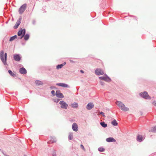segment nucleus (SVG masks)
Segmentation results:
<instances>
[{
    "label": "nucleus",
    "mask_w": 156,
    "mask_h": 156,
    "mask_svg": "<svg viewBox=\"0 0 156 156\" xmlns=\"http://www.w3.org/2000/svg\"><path fill=\"white\" fill-rule=\"evenodd\" d=\"M64 66V65L63 64H61L60 65H58L56 66V69H61Z\"/></svg>",
    "instance_id": "nucleus-27"
},
{
    "label": "nucleus",
    "mask_w": 156,
    "mask_h": 156,
    "mask_svg": "<svg viewBox=\"0 0 156 156\" xmlns=\"http://www.w3.org/2000/svg\"><path fill=\"white\" fill-rule=\"evenodd\" d=\"M140 96L142 98L146 99H151V97L148 95L147 92L144 91L143 93L140 94Z\"/></svg>",
    "instance_id": "nucleus-3"
},
{
    "label": "nucleus",
    "mask_w": 156,
    "mask_h": 156,
    "mask_svg": "<svg viewBox=\"0 0 156 156\" xmlns=\"http://www.w3.org/2000/svg\"><path fill=\"white\" fill-rule=\"evenodd\" d=\"M61 105V107L62 108L66 109H67L68 105L64 101H62L59 103Z\"/></svg>",
    "instance_id": "nucleus-7"
},
{
    "label": "nucleus",
    "mask_w": 156,
    "mask_h": 156,
    "mask_svg": "<svg viewBox=\"0 0 156 156\" xmlns=\"http://www.w3.org/2000/svg\"><path fill=\"white\" fill-rule=\"evenodd\" d=\"M35 83L37 85H41L43 84L42 82L40 80H36L35 81Z\"/></svg>",
    "instance_id": "nucleus-23"
},
{
    "label": "nucleus",
    "mask_w": 156,
    "mask_h": 156,
    "mask_svg": "<svg viewBox=\"0 0 156 156\" xmlns=\"http://www.w3.org/2000/svg\"><path fill=\"white\" fill-rule=\"evenodd\" d=\"M13 58L15 61H19L21 59V57L20 54H15L13 55Z\"/></svg>",
    "instance_id": "nucleus-9"
},
{
    "label": "nucleus",
    "mask_w": 156,
    "mask_h": 156,
    "mask_svg": "<svg viewBox=\"0 0 156 156\" xmlns=\"http://www.w3.org/2000/svg\"><path fill=\"white\" fill-rule=\"evenodd\" d=\"M26 33V30L25 29L23 30L22 28H21L19 30L17 33V34L18 36L22 35L20 39H22L23 37L24 36Z\"/></svg>",
    "instance_id": "nucleus-6"
},
{
    "label": "nucleus",
    "mask_w": 156,
    "mask_h": 156,
    "mask_svg": "<svg viewBox=\"0 0 156 156\" xmlns=\"http://www.w3.org/2000/svg\"><path fill=\"white\" fill-rule=\"evenodd\" d=\"M53 87H50V88H51V89H53Z\"/></svg>",
    "instance_id": "nucleus-38"
},
{
    "label": "nucleus",
    "mask_w": 156,
    "mask_h": 156,
    "mask_svg": "<svg viewBox=\"0 0 156 156\" xmlns=\"http://www.w3.org/2000/svg\"><path fill=\"white\" fill-rule=\"evenodd\" d=\"M100 83L101 85H103L104 84V83L102 81H100Z\"/></svg>",
    "instance_id": "nucleus-35"
},
{
    "label": "nucleus",
    "mask_w": 156,
    "mask_h": 156,
    "mask_svg": "<svg viewBox=\"0 0 156 156\" xmlns=\"http://www.w3.org/2000/svg\"><path fill=\"white\" fill-rule=\"evenodd\" d=\"M24 36V39L25 41L27 40L29 38V35L28 34L25 35Z\"/></svg>",
    "instance_id": "nucleus-25"
},
{
    "label": "nucleus",
    "mask_w": 156,
    "mask_h": 156,
    "mask_svg": "<svg viewBox=\"0 0 156 156\" xmlns=\"http://www.w3.org/2000/svg\"><path fill=\"white\" fill-rule=\"evenodd\" d=\"M56 85L62 87H64L69 88V86L68 84L62 83H57L56 84Z\"/></svg>",
    "instance_id": "nucleus-13"
},
{
    "label": "nucleus",
    "mask_w": 156,
    "mask_h": 156,
    "mask_svg": "<svg viewBox=\"0 0 156 156\" xmlns=\"http://www.w3.org/2000/svg\"><path fill=\"white\" fill-rule=\"evenodd\" d=\"M105 76L99 77V78L101 80H103L107 82L111 81V79L106 74H105Z\"/></svg>",
    "instance_id": "nucleus-5"
},
{
    "label": "nucleus",
    "mask_w": 156,
    "mask_h": 156,
    "mask_svg": "<svg viewBox=\"0 0 156 156\" xmlns=\"http://www.w3.org/2000/svg\"><path fill=\"white\" fill-rule=\"evenodd\" d=\"M143 138L142 135H138L137 138V140L138 141L141 142L143 140Z\"/></svg>",
    "instance_id": "nucleus-18"
},
{
    "label": "nucleus",
    "mask_w": 156,
    "mask_h": 156,
    "mask_svg": "<svg viewBox=\"0 0 156 156\" xmlns=\"http://www.w3.org/2000/svg\"><path fill=\"white\" fill-rule=\"evenodd\" d=\"M98 150L100 152H103L105 151V149L103 147H99L98 148Z\"/></svg>",
    "instance_id": "nucleus-29"
},
{
    "label": "nucleus",
    "mask_w": 156,
    "mask_h": 156,
    "mask_svg": "<svg viewBox=\"0 0 156 156\" xmlns=\"http://www.w3.org/2000/svg\"><path fill=\"white\" fill-rule=\"evenodd\" d=\"M73 138V134L72 133H69V136L68 139L69 140H72Z\"/></svg>",
    "instance_id": "nucleus-24"
},
{
    "label": "nucleus",
    "mask_w": 156,
    "mask_h": 156,
    "mask_svg": "<svg viewBox=\"0 0 156 156\" xmlns=\"http://www.w3.org/2000/svg\"><path fill=\"white\" fill-rule=\"evenodd\" d=\"M56 96L59 98H63L64 96L62 93H61V91L60 90H57L56 92Z\"/></svg>",
    "instance_id": "nucleus-11"
},
{
    "label": "nucleus",
    "mask_w": 156,
    "mask_h": 156,
    "mask_svg": "<svg viewBox=\"0 0 156 156\" xmlns=\"http://www.w3.org/2000/svg\"><path fill=\"white\" fill-rule=\"evenodd\" d=\"M4 51H2L0 53V57L2 62L5 65H6V64L7 60V54L6 53H5L4 54L5 59H4Z\"/></svg>",
    "instance_id": "nucleus-2"
},
{
    "label": "nucleus",
    "mask_w": 156,
    "mask_h": 156,
    "mask_svg": "<svg viewBox=\"0 0 156 156\" xmlns=\"http://www.w3.org/2000/svg\"><path fill=\"white\" fill-rule=\"evenodd\" d=\"M152 104L153 105H154V106H156V101H154L153 103Z\"/></svg>",
    "instance_id": "nucleus-32"
},
{
    "label": "nucleus",
    "mask_w": 156,
    "mask_h": 156,
    "mask_svg": "<svg viewBox=\"0 0 156 156\" xmlns=\"http://www.w3.org/2000/svg\"><path fill=\"white\" fill-rule=\"evenodd\" d=\"M116 104L123 111H127L129 110V108L126 107L121 101H117Z\"/></svg>",
    "instance_id": "nucleus-1"
},
{
    "label": "nucleus",
    "mask_w": 156,
    "mask_h": 156,
    "mask_svg": "<svg viewBox=\"0 0 156 156\" xmlns=\"http://www.w3.org/2000/svg\"><path fill=\"white\" fill-rule=\"evenodd\" d=\"M35 22L34 21H33V23L34 24V23H35Z\"/></svg>",
    "instance_id": "nucleus-39"
},
{
    "label": "nucleus",
    "mask_w": 156,
    "mask_h": 156,
    "mask_svg": "<svg viewBox=\"0 0 156 156\" xmlns=\"http://www.w3.org/2000/svg\"><path fill=\"white\" fill-rule=\"evenodd\" d=\"M72 128L73 130L75 132L78 131V128L77 124L76 123H73L72 126Z\"/></svg>",
    "instance_id": "nucleus-14"
},
{
    "label": "nucleus",
    "mask_w": 156,
    "mask_h": 156,
    "mask_svg": "<svg viewBox=\"0 0 156 156\" xmlns=\"http://www.w3.org/2000/svg\"><path fill=\"white\" fill-rule=\"evenodd\" d=\"M52 156H56V151L54 150L53 151V152L52 153Z\"/></svg>",
    "instance_id": "nucleus-31"
},
{
    "label": "nucleus",
    "mask_w": 156,
    "mask_h": 156,
    "mask_svg": "<svg viewBox=\"0 0 156 156\" xmlns=\"http://www.w3.org/2000/svg\"><path fill=\"white\" fill-rule=\"evenodd\" d=\"M111 124L114 126H117L118 125V123L115 119L111 122Z\"/></svg>",
    "instance_id": "nucleus-22"
},
{
    "label": "nucleus",
    "mask_w": 156,
    "mask_h": 156,
    "mask_svg": "<svg viewBox=\"0 0 156 156\" xmlns=\"http://www.w3.org/2000/svg\"><path fill=\"white\" fill-rule=\"evenodd\" d=\"M24 156H27V155H24Z\"/></svg>",
    "instance_id": "nucleus-40"
},
{
    "label": "nucleus",
    "mask_w": 156,
    "mask_h": 156,
    "mask_svg": "<svg viewBox=\"0 0 156 156\" xmlns=\"http://www.w3.org/2000/svg\"><path fill=\"white\" fill-rule=\"evenodd\" d=\"M100 124L101 126L104 128H106L107 126V124L105 123L104 122H101Z\"/></svg>",
    "instance_id": "nucleus-21"
},
{
    "label": "nucleus",
    "mask_w": 156,
    "mask_h": 156,
    "mask_svg": "<svg viewBox=\"0 0 156 156\" xmlns=\"http://www.w3.org/2000/svg\"><path fill=\"white\" fill-rule=\"evenodd\" d=\"M80 147L82 149H83V150H84L85 149V148L84 147V146H83V145L82 144H81L80 145Z\"/></svg>",
    "instance_id": "nucleus-33"
},
{
    "label": "nucleus",
    "mask_w": 156,
    "mask_h": 156,
    "mask_svg": "<svg viewBox=\"0 0 156 156\" xmlns=\"http://www.w3.org/2000/svg\"><path fill=\"white\" fill-rule=\"evenodd\" d=\"M102 115L103 117H105V113L103 112H101L99 113L98 115Z\"/></svg>",
    "instance_id": "nucleus-30"
},
{
    "label": "nucleus",
    "mask_w": 156,
    "mask_h": 156,
    "mask_svg": "<svg viewBox=\"0 0 156 156\" xmlns=\"http://www.w3.org/2000/svg\"><path fill=\"white\" fill-rule=\"evenodd\" d=\"M27 5V4H24L21 6L19 9V12L20 14H21L24 12L26 10Z\"/></svg>",
    "instance_id": "nucleus-4"
},
{
    "label": "nucleus",
    "mask_w": 156,
    "mask_h": 156,
    "mask_svg": "<svg viewBox=\"0 0 156 156\" xmlns=\"http://www.w3.org/2000/svg\"><path fill=\"white\" fill-rule=\"evenodd\" d=\"M73 108H76L78 107V105L77 103L74 102L70 105Z\"/></svg>",
    "instance_id": "nucleus-17"
},
{
    "label": "nucleus",
    "mask_w": 156,
    "mask_h": 156,
    "mask_svg": "<svg viewBox=\"0 0 156 156\" xmlns=\"http://www.w3.org/2000/svg\"><path fill=\"white\" fill-rule=\"evenodd\" d=\"M22 20V17L20 16L19 19L17 21L15 25L14 26V28L15 29H17L20 24Z\"/></svg>",
    "instance_id": "nucleus-10"
},
{
    "label": "nucleus",
    "mask_w": 156,
    "mask_h": 156,
    "mask_svg": "<svg viewBox=\"0 0 156 156\" xmlns=\"http://www.w3.org/2000/svg\"><path fill=\"white\" fill-rule=\"evenodd\" d=\"M80 72L81 73H84V72L83 70H80Z\"/></svg>",
    "instance_id": "nucleus-37"
},
{
    "label": "nucleus",
    "mask_w": 156,
    "mask_h": 156,
    "mask_svg": "<svg viewBox=\"0 0 156 156\" xmlns=\"http://www.w3.org/2000/svg\"><path fill=\"white\" fill-rule=\"evenodd\" d=\"M8 72L12 76H15V74L12 73V71L10 70L8 71Z\"/></svg>",
    "instance_id": "nucleus-28"
},
{
    "label": "nucleus",
    "mask_w": 156,
    "mask_h": 156,
    "mask_svg": "<svg viewBox=\"0 0 156 156\" xmlns=\"http://www.w3.org/2000/svg\"><path fill=\"white\" fill-rule=\"evenodd\" d=\"M94 107V104L92 103H88L87 105L86 108L88 110H90L92 109Z\"/></svg>",
    "instance_id": "nucleus-12"
},
{
    "label": "nucleus",
    "mask_w": 156,
    "mask_h": 156,
    "mask_svg": "<svg viewBox=\"0 0 156 156\" xmlns=\"http://www.w3.org/2000/svg\"><path fill=\"white\" fill-rule=\"evenodd\" d=\"M95 73L98 75H101L104 74V71L100 69H96L95 71Z\"/></svg>",
    "instance_id": "nucleus-8"
},
{
    "label": "nucleus",
    "mask_w": 156,
    "mask_h": 156,
    "mask_svg": "<svg viewBox=\"0 0 156 156\" xmlns=\"http://www.w3.org/2000/svg\"><path fill=\"white\" fill-rule=\"evenodd\" d=\"M20 73L23 74H25L27 73V70L23 67L20 68Z\"/></svg>",
    "instance_id": "nucleus-16"
},
{
    "label": "nucleus",
    "mask_w": 156,
    "mask_h": 156,
    "mask_svg": "<svg viewBox=\"0 0 156 156\" xmlns=\"http://www.w3.org/2000/svg\"><path fill=\"white\" fill-rule=\"evenodd\" d=\"M51 94L54 95H55V91L54 90H52L51 91Z\"/></svg>",
    "instance_id": "nucleus-34"
},
{
    "label": "nucleus",
    "mask_w": 156,
    "mask_h": 156,
    "mask_svg": "<svg viewBox=\"0 0 156 156\" xmlns=\"http://www.w3.org/2000/svg\"><path fill=\"white\" fill-rule=\"evenodd\" d=\"M17 37V36L16 35H15L11 37L9 39V41H11L14 40Z\"/></svg>",
    "instance_id": "nucleus-26"
},
{
    "label": "nucleus",
    "mask_w": 156,
    "mask_h": 156,
    "mask_svg": "<svg viewBox=\"0 0 156 156\" xmlns=\"http://www.w3.org/2000/svg\"><path fill=\"white\" fill-rule=\"evenodd\" d=\"M66 64V62H64L62 64L64 65V66Z\"/></svg>",
    "instance_id": "nucleus-36"
},
{
    "label": "nucleus",
    "mask_w": 156,
    "mask_h": 156,
    "mask_svg": "<svg viewBox=\"0 0 156 156\" xmlns=\"http://www.w3.org/2000/svg\"><path fill=\"white\" fill-rule=\"evenodd\" d=\"M57 140L55 138L52 137L51 140L48 142V144L51 143H55L56 142Z\"/></svg>",
    "instance_id": "nucleus-19"
},
{
    "label": "nucleus",
    "mask_w": 156,
    "mask_h": 156,
    "mask_svg": "<svg viewBox=\"0 0 156 156\" xmlns=\"http://www.w3.org/2000/svg\"><path fill=\"white\" fill-rule=\"evenodd\" d=\"M106 141L108 142H115L116 141V140L113 137H110L107 138L106 139Z\"/></svg>",
    "instance_id": "nucleus-15"
},
{
    "label": "nucleus",
    "mask_w": 156,
    "mask_h": 156,
    "mask_svg": "<svg viewBox=\"0 0 156 156\" xmlns=\"http://www.w3.org/2000/svg\"><path fill=\"white\" fill-rule=\"evenodd\" d=\"M149 131L154 133H156V126L151 128V129L149 130Z\"/></svg>",
    "instance_id": "nucleus-20"
}]
</instances>
